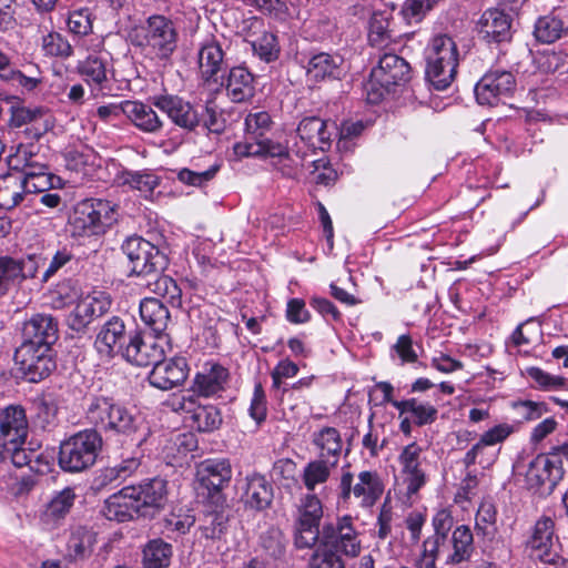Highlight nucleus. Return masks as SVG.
<instances>
[{"instance_id": "f257e3e1", "label": "nucleus", "mask_w": 568, "mask_h": 568, "mask_svg": "<svg viewBox=\"0 0 568 568\" xmlns=\"http://www.w3.org/2000/svg\"><path fill=\"white\" fill-rule=\"evenodd\" d=\"M85 418L97 430L125 438L133 436L142 424L131 408L104 395H94L87 399Z\"/></svg>"}, {"instance_id": "f03ea898", "label": "nucleus", "mask_w": 568, "mask_h": 568, "mask_svg": "<svg viewBox=\"0 0 568 568\" xmlns=\"http://www.w3.org/2000/svg\"><path fill=\"white\" fill-rule=\"evenodd\" d=\"M317 458L308 462L302 471V481L308 491L324 485L336 469L343 453V440L334 427H323L312 435Z\"/></svg>"}, {"instance_id": "7ed1b4c3", "label": "nucleus", "mask_w": 568, "mask_h": 568, "mask_svg": "<svg viewBox=\"0 0 568 568\" xmlns=\"http://www.w3.org/2000/svg\"><path fill=\"white\" fill-rule=\"evenodd\" d=\"M425 75L429 84L437 91L450 87L459 63V51L455 40L444 33L434 36L425 49Z\"/></svg>"}, {"instance_id": "20e7f679", "label": "nucleus", "mask_w": 568, "mask_h": 568, "mask_svg": "<svg viewBox=\"0 0 568 568\" xmlns=\"http://www.w3.org/2000/svg\"><path fill=\"white\" fill-rule=\"evenodd\" d=\"M384 490V480L377 471L362 470L355 476L349 466H344L336 488L337 505L346 506L355 499L359 508L371 510L379 501Z\"/></svg>"}, {"instance_id": "39448f33", "label": "nucleus", "mask_w": 568, "mask_h": 568, "mask_svg": "<svg viewBox=\"0 0 568 568\" xmlns=\"http://www.w3.org/2000/svg\"><path fill=\"white\" fill-rule=\"evenodd\" d=\"M245 140L235 143L237 156H263L278 159L288 158V149L270 140L265 135L271 131L273 121L266 111L250 112L245 118Z\"/></svg>"}, {"instance_id": "423d86ee", "label": "nucleus", "mask_w": 568, "mask_h": 568, "mask_svg": "<svg viewBox=\"0 0 568 568\" xmlns=\"http://www.w3.org/2000/svg\"><path fill=\"white\" fill-rule=\"evenodd\" d=\"M101 446L102 438L97 429L78 432L61 443L59 465L64 471H83L95 463Z\"/></svg>"}, {"instance_id": "0eeeda50", "label": "nucleus", "mask_w": 568, "mask_h": 568, "mask_svg": "<svg viewBox=\"0 0 568 568\" xmlns=\"http://www.w3.org/2000/svg\"><path fill=\"white\" fill-rule=\"evenodd\" d=\"M409 74L410 67L405 59L394 53H385L378 65L372 70L365 85L367 101L372 104L378 103L392 87L407 82Z\"/></svg>"}, {"instance_id": "6e6552de", "label": "nucleus", "mask_w": 568, "mask_h": 568, "mask_svg": "<svg viewBox=\"0 0 568 568\" xmlns=\"http://www.w3.org/2000/svg\"><path fill=\"white\" fill-rule=\"evenodd\" d=\"M115 221L114 207L111 202L90 199L80 203L71 219L73 233L90 236L104 232Z\"/></svg>"}, {"instance_id": "1a4fd4ad", "label": "nucleus", "mask_w": 568, "mask_h": 568, "mask_svg": "<svg viewBox=\"0 0 568 568\" xmlns=\"http://www.w3.org/2000/svg\"><path fill=\"white\" fill-rule=\"evenodd\" d=\"M323 517L322 501L310 491L300 499L294 520V545L298 549H308L320 538V521Z\"/></svg>"}, {"instance_id": "9d476101", "label": "nucleus", "mask_w": 568, "mask_h": 568, "mask_svg": "<svg viewBox=\"0 0 568 568\" xmlns=\"http://www.w3.org/2000/svg\"><path fill=\"white\" fill-rule=\"evenodd\" d=\"M335 129L334 124H328L317 116L303 119L296 130V133L288 140V154L294 153L298 158H305L310 151L328 150L331 146L332 132L328 129Z\"/></svg>"}, {"instance_id": "9b49d317", "label": "nucleus", "mask_w": 568, "mask_h": 568, "mask_svg": "<svg viewBox=\"0 0 568 568\" xmlns=\"http://www.w3.org/2000/svg\"><path fill=\"white\" fill-rule=\"evenodd\" d=\"M532 557L548 568H565L566 559L561 555V545L555 534V521L541 516L535 524L529 539Z\"/></svg>"}, {"instance_id": "f8f14e48", "label": "nucleus", "mask_w": 568, "mask_h": 568, "mask_svg": "<svg viewBox=\"0 0 568 568\" xmlns=\"http://www.w3.org/2000/svg\"><path fill=\"white\" fill-rule=\"evenodd\" d=\"M174 412L184 414L190 426L199 432L209 433L217 429L222 424V416L216 406L202 404L194 393H183L170 400Z\"/></svg>"}, {"instance_id": "ddd939ff", "label": "nucleus", "mask_w": 568, "mask_h": 568, "mask_svg": "<svg viewBox=\"0 0 568 568\" xmlns=\"http://www.w3.org/2000/svg\"><path fill=\"white\" fill-rule=\"evenodd\" d=\"M145 43L153 57L166 62L178 48L179 32L175 23L163 14H152L146 19Z\"/></svg>"}, {"instance_id": "4468645a", "label": "nucleus", "mask_w": 568, "mask_h": 568, "mask_svg": "<svg viewBox=\"0 0 568 568\" xmlns=\"http://www.w3.org/2000/svg\"><path fill=\"white\" fill-rule=\"evenodd\" d=\"M122 250L129 258L132 274L146 276L162 272L168 265L166 255L140 236L129 237Z\"/></svg>"}, {"instance_id": "2eb2a0df", "label": "nucleus", "mask_w": 568, "mask_h": 568, "mask_svg": "<svg viewBox=\"0 0 568 568\" xmlns=\"http://www.w3.org/2000/svg\"><path fill=\"white\" fill-rule=\"evenodd\" d=\"M14 361L23 377L31 383L44 379L55 367L51 355V347L48 346L21 344L16 349Z\"/></svg>"}, {"instance_id": "dca6fc26", "label": "nucleus", "mask_w": 568, "mask_h": 568, "mask_svg": "<svg viewBox=\"0 0 568 568\" xmlns=\"http://www.w3.org/2000/svg\"><path fill=\"white\" fill-rule=\"evenodd\" d=\"M399 477L408 498L417 495L428 477L424 468L423 448L417 443L403 447L398 455Z\"/></svg>"}, {"instance_id": "f3484780", "label": "nucleus", "mask_w": 568, "mask_h": 568, "mask_svg": "<svg viewBox=\"0 0 568 568\" xmlns=\"http://www.w3.org/2000/svg\"><path fill=\"white\" fill-rule=\"evenodd\" d=\"M516 88L511 72L500 69L489 70L475 85V97L481 105H495L509 98Z\"/></svg>"}, {"instance_id": "a211bd4d", "label": "nucleus", "mask_w": 568, "mask_h": 568, "mask_svg": "<svg viewBox=\"0 0 568 568\" xmlns=\"http://www.w3.org/2000/svg\"><path fill=\"white\" fill-rule=\"evenodd\" d=\"M152 104L171 120L180 129L192 132L201 123L197 109L183 98L173 94L153 97Z\"/></svg>"}, {"instance_id": "6ab92c4d", "label": "nucleus", "mask_w": 568, "mask_h": 568, "mask_svg": "<svg viewBox=\"0 0 568 568\" xmlns=\"http://www.w3.org/2000/svg\"><path fill=\"white\" fill-rule=\"evenodd\" d=\"M128 339L124 321L119 316H112L98 329L93 347L100 358L111 361L121 355Z\"/></svg>"}, {"instance_id": "aec40b11", "label": "nucleus", "mask_w": 568, "mask_h": 568, "mask_svg": "<svg viewBox=\"0 0 568 568\" xmlns=\"http://www.w3.org/2000/svg\"><path fill=\"white\" fill-rule=\"evenodd\" d=\"M111 306L110 295L103 291H93L82 296L68 316L72 331L82 332L95 318L105 314Z\"/></svg>"}, {"instance_id": "412c9836", "label": "nucleus", "mask_w": 568, "mask_h": 568, "mask_svg": "<svg viewBox=\"0 0 568 568\" xmlns=\"http://www.w3.org/2000/svg\"><path fill=\"white\" fill-rule=\"evenodd\" d=\"M141 516H148L164 507L166 501V481L155 477L136 486H126Z\"/></svg>"}, {"instance_id": "4be33fe9", "label": "nucleus", "mask_w": 568, "mask_h": 568, "mask_svg": "<svg viewBox=\"0 0 568 568\" xmlns=\"http://www.w3.org/2000/svg\"><path fill=\"white\" fill-rule=\"evenodd\" d=\"M189 375V366L184 357H172L156 361L149 374L150 384L161 390L181 386Z\"/></svg>"}, {"instance_id": "5701e85b", "label": "nucleus", "mask_w": 568, "mask_h": 568, "mask_svg": "<svg viewBox=\"0 0 568 568\" xmlns=\"http://www.w3.org/2000/svg\"><path fill=\"white\" fill-rule=\"evenodd\" d=\"M564 476L562 462L556 454L538 455L529 465L526 477L531 486L551 491Z\"/></svg>"}, {"instance_id": "b1692460", "label": "nucleus", "mask_w": 568, "mask_h": 568, "mask_svg": "<svg viewBox=\"0 0 568 568\" xmlns=\"http://www.w3.org/2000/svg\"><path fill=\"white\" fill-rule=\"evenodd\" d=\"M164 355L163 347L155 338H144L139 333H129V339L122 349L121 357L135 366L153 365Z\"/></svg>"}, {"instance_id": "393cba45", "label": "nucleus", "mask_w": 568, "mask_h": 568, "mask_svg": "<svg viewBox=\"0 0 568 568\" xmlns=\"http://www.w3.org/2000/svg\"><path fill=\"white\" fill-rule=\"evenodd\" d=\"M305 70L310 81L321 82L341 79L347 72V65L338 53L317 52L310 55Z\"/></svg>"}, {"instance_id": "a878e982", "label": "nucleus", "mask_w": 568, "mask_h": 568, "mask_svg": "<svg viewBox=\"0 0 568 568\" xmlns=\"http://www.w3.org/2000/svg\"><path fill=\"white\" fill-rule=\"evenodd\" d=\"M58 339V322L50 314H34L22 325V343L51 347Z\"/></svg>"}, {"instance_id": "bb28decb", "label": "nucleus", "mask_w": 568, "mask_h": 568, "mask_svg": "<svg viewBox=\"0 0 568 568\" xmlns=\"http://www.w3.org/2000/svg\"><path fill=\"white\" fill-rule=\"evenodd\" d=\"M511 17L499 9H487L477 22V30L488 43H503L511 39Z\"/></svg>"}, {"instance_id": "cd10ccee", "label": "nucleus", "mask_w": 568, "mask_h": 568, "mask_svg": "<svg viewBox=\"0 0 568 568\" xmlns=\"http://www.w3.org/2000/svg\"><path fill=\"white\" fill-rule=\"evenodd\" d=\"M197 67L203 81L217 82V75L225 67V52L215 38H209L200 43Z\"/></svg>"}, {"instance_id": "c85d7f7f", "label": "nucleus", "mask_w": 568, "mask_h": 568, "mask_svg": "<svg viewBox=\"0 0 568 568\" xmlns=\"http://www.w3.org/2000/svg\"><path fill=\"white\" fill-rule=\"evenodd\" d=\"M28 435V420L21 406L10 405L0 410V446L24 443Z\"/></svg>"}, {"instance_id": "c756f323", "label": "nucleus", "mask_w": 568, "mask_h": 568, "mask_svg": "<svg viewBox=\"0 0 568 568\" xmlns=\"http://www.w3.org/2000/svg\"><path fill=\"white\" fill-rule=\"evenodd\" d=\"M325 544L346 558L359 556L362 545L351 516L337 520L331 540Z\"/></svg>"}, {"instance_id": "7c9ffc66", "label": "nucleus", "mask_w": 568, "mask_h": 568, "mask_svg": "<svg viewBox=\"0 0 568 568\" xmlns=\"http://www.w3.org/2000/svg\"><path fill=\"white\" fill-rule=\"evenodd\" d=\"M197 481L209 491H219L232 478V467L227 459H206L197 466Z\"/></svg>"}, {"instance_id": "2f4dec72", "label": "nucleus", "mask_w": 568, "mask_h": 568, "mask_svg": "<svg viewBox=\"0 0 568 568\" xmlns=\"http://www.w3.org/2000/svg\"><path fill=\"white\" fill-rule=\"evenodd\" d=\"M229 379L227 369L215 363H207L193 382V393L209 397L223 390Z\"/></svg>"}, {"instance_id": "473e14b6", "label": "nucleus", "mask_w": 568, "mask_h": 568, "mask_svg": "<svg viewBox=\"0 0 568 568\" xmlns=\"http://www.w3.org/2000/svg\"><path fill=\"white\" fill-rule=\"evenodd\" d=\"M101 513L108 520H115L118 523H125L141 515L139 506L134 504L126 487L110 496L104 501Z\"/></svg>"}, {"instance_id": "72a5a7b5", "label": "nucleus", "mask_w": 568, "mask_h": 568, "mask_svg": "<svg viewBox=\"0 0 568 568\" xmlns=\"http://www.w3.org/2000/svg\"><path fill=\"white\" fill-rule=\"evenodd\" d=\"M126 119L143 133L158 134L164 126V122L153 108L141 101H129Z\"/></svg>"}, {"instance_id": "f704fd0d", "label": "nucleus", "mask_w": 568, "mask_h": 568, "mask_svg": "<svg viewBox=\"0 0 568 568\" xmlns=\"http://www.w3.org/2000/svg\"><path fill=\"white\" fill-rule=\"evenodd\" d=\"M243 499L250 508L262 510L267 508L273 499V488L266 478L260 474L246 477Z\"/></svg>"}, {"instance_id": "c9c22d12", "label": "nucleus", "mask_w": 568, "mask_h": 568, "mask_svg": "<svg viewBox=\"0 0 568 568\" xmlns=\"http://www.w3.org/2000/svg\"><path fill=\"white\" fill-rule=\"evenodd\" d=\"M140 316L144 324L159 336L166 329L170 322L169 310L158 297H145L141 301Z\"/></svg>"}, {"instance_id": "e433bc0d", "label": "nucleus", "mask_w": 568, "mask_h": 568, "mask_svg": "<svg viewBox=\"0 0 568 568\" xmlns=\"http://www.w3.org/2000/svg\"><path fill=\"white\" fill-rule=\"evenodd\" d=\"M226 91L235 103L251 99L254 95L252 73L245 67L232 68L227 75Z\"/></svg>"}, {"instance_id": "4c0bfd02", "label": "nucleus", "mask_w": 568, "mask_h": 568, "mask_svg": "<svg viewBox=\"0 0 568 568\" xmlns=\"http://www.w3.org/2000/svg\"><path fill=\"white\" fill-rule=\"evenodd\" d=\"M453 552L448 555L446 564L458 565L468 561L475 550L474 536L470 528L460 525L455 528L452 535Z\"/></svg>"}, {"instance_id": "58836bf2", "label": "nucleus", "mask_w": 568, "mask_h": 568, "mask_svg": "<svg viewBox=\"0 0 568 568\" xmlns=\"http://www.w3.org/2000/svg\"><path fill=\"white\" fill-rule=\"evenodd\" d=\"M77 69L89 85L99 90L104 89V84L108 82L106 61L104 59L90 54L79 62Z\"/></svg>"}, {"instance_id": "ea45409f", "label": "nucleus", "mask_w": 568, "mask_h": 568, "mask_svg": "<svg viewBox=\"0 0 568 568\" xmlns=\"http://www.w3.org/2000/svg\"><path fill=\"white\" fill-rule=\"evenodd\" d=\"M173 556L172 545L163 539L150 540L143 548L144 568H168Z\"/></svg>"}, {"instance_id": "a19ab883", "label": "nucleus", "mask_w": 568, "mask_h": 568, "mask_svg": "<svg viewBox=\"0 0 568 568\" xmlns=\"http://www.w3.org/2000/svg\"><path fill=\"white\" fill-rule=\"evenodd\" d=\"M23 182L20 173L10 172L0 178V207L11 210L16 207L24 195Z\"/></svg>"}, {"instance_id": "79ce46f5", "label": "nucleus", "mask_w": 568, "mask_h": 568, "mask_svg": "<svg viewBox=\"0 0 568 568\" xmlns=\"http://www.w3.org/2000/svg\"><path fill=\"white\" fill-rule=\"evenodd\" d=\"M525 374L532 382L531 386L541 392L562 390L568 385L566 377L550 374L537 366L527 367Z\"/></svg>"}, {"instance_id": "37998d69", "label": "nucleus", "mask_w": 568, "mask_h": 568, "mask_svg": "<svg viewBox=\"0 0 568 568\" xmlns=\"http://www.w3.org/2000/svg\"><path fill=\"white\" fill-rule=\"evenodd\" d=\"M149 287L163 304L166 303L172 307L182 305V290L172 277L168 275L160 276L154 282L149 283Z\"/></svg>"}, {"instance_id": "c03bdc74", "label": "nucleus", "mask_w": 568, "mask_h": 568, "mask_svg": "<svg viewBox=\"0 0 568 568\" xmlns=\"http://www.w3.org/2000/svg\"><path fill=\"white\" fill-rule=\"evenodd\" d=\"M567 31L561 19L554 16L539 18L535 23L534 34L542 43H554Z\"/></svg>"}, {"instance_id": "a18cd8bd", "label": "nucleus", "mask_w": 568, "mask_h": 568, "mask_svg": "<svg viewBox=\"0 0 568 568\" xmlns=\"http://www.w3.org/2000/svg\"><path fill=\"white\" fill-rule=\"evenodd\" d=\"M438 2L439 0H405L399 14L407 26L418 24Z\"/></svg>"}, {"instance_id": "49530a36", "label": "nucleus", "mask_w": 568, "mask_h": 568, "mask_svg": "<svg viewBox=\"0 0 568 568\" xmlns=\"http://www.w3.org/2000/svg\"><path fill=\"white\" fill-rule=\"evenodd\" d=\"M41 49L47 57L68 59L73 54V48L61 33L51 31L42 37Z\"/></svg>"}, {"instance_id": "de8ad7c7", "label": "nucleus", "mask_w": 568, "mask_h": 568, "mask_svg": "<svg viewBox=\"0 0 568 568\" xmlns=\"http://www.w3.org/2000/svg\"><path fill=\"white\" fill-rule=\"evenodd\" d=\"M123 183L138 190L145 199H150L159 186L160 179L151 172H128L124 174Z\"/></svg>"}, {"instance_id": "09e8293b", "label": "nucleus", "mask_w": 568, "mask_h": 568, "mask_svg": "<svg viewBox=\"0 0 568 568\" xmlns=\"http://www.w3.org/2000/svg\"><path fill=\"white\" fill-rule=\"evenodd\" d=\"M24 193H42L53 186V176L44 165L37 166V172L20 173Z\"/></svg>"}, {"instance_id": "8fccbe9b", "label": "nucleus", "mask_w": 568, "mask_h": 568, "mask_svg": "<svg viewBox=\"0 0 568 568\" xmlns=\"http://www.w3.org/2000/svg\"><path fill=\"white\" fill-rule=\"evenodd\" d=\"M93 536L84 530H77L68 540V556L73 561L88 558L92 552Z\"/></svg>"}, {"instance_id": "3c124183", "label": "nucleus", "mask_w": 568, "mask_h": 568, "mask_svg": "<svg viewBox=\"0 0 568 568\" xmlns=\"http://www.w3.org/2000/svg\"><path fill=\"white\" fill-rule=\"evenodd\" d=\"M310 568H346L342 556L326 544L320 545L310 558Z\"/></svg>"}, {"instance_id": "603ef678", "label": "nucleus", "mask_w": 568, "mask_h": 568, "mask_svg": "<svg viewBox=\"0 0 568 568\" xmlns=\"http://www.w3.org/2000/svg\"><path fill=\"white\" fill-rule=\"evenodd\" d=\"M75 494L71 488H64L58 493L48 504L45 517L58 520L64 517L74 503Z\"/></svg>"}, {"instance_id": "864d4df0", "label": "nucleus", "mask_w": 568, "mask_h": 568, "mask_svg": "<svg viewBox=\"0 0 568 568\" xmlns=\"http://www.w3.org/2000/svg\"><path fill=\"white\" fill-rule=\"evenodd\" d=\"M3 81L18 85L23 91L30 92L33 91L42 80L39 68L36 64H30L28 67V73L12 68L8 73V78H4Z\"/></svg>"}, {"instance_id": "5fc2aeb1", "label": "nucleus", "mask_w": 568, "mask_h": 568, "mask_svg": "<svg viewBox=\"0 0 568 568\" xmlns=\"http://www.w3.org/2000/svg\"><path fill=\"white\" fill-rule=\"evenodd\" d=\"M389 19L385 12H374L369 19L368 40L373 45H383L390 39Z\"/></svg>"}, {"instance_id": "6e6d98bb", "label": "nucleus", "mask_w": 568, "mask_h": 568, "mask_svg": "<svg viewBox=\"0 0 568 568\" xmlns=\"http://www.w3.org/2000/svg\"><path fill=\"white\" fill-rule=\"evenodd\" d=\"M513 410L523 422H531L539 419L544 414L548 413V406L544 402L534 400H514L510 404Z\"/></svg>"}, {"instance_id": "4d7b16f0", "label": "nucleus", "mask_w": 568, "mask_h": 568, "mask_svg": "<svg viewBox=\"0 0 568 568\" xmlns=\"http://www.w3.org/2000/svg\"><path fill=\"white\" fill-rule=\"evenodd\" d=\"M21 275L19 266L12 257H0V298L17 286V278Z\"/></svg>"}, {"instance_id": "13d9d810", "label": "nucleus", "mask_w": 568, "mask_h": 568, "mask_svg": "<svg viewBox=\"0 0 568 568\" xmlns=\"http://www.w3.org/2000/svg\"><path fill=\"white\" fill-rule=\"evenodd\" d=\"M227 516L223 511H211L204 515L201 531L207 539H216L226 529Z\"/></svg>"}, {"instance_id": "bf43d9fd", "label": "nucleus", "mask_w": 568, "mask_h": 568, "mask_svg": "<svg viewBox=\"0 0 568 568\" xmlns=\"http://www.w3.org/2000/svg\"><path fill=\"white\" fill-rule=\"evenodd\" d=\"M253 50L262 60L271 62L277 59L280 48L277 37L271 32H264L253 43Z\"/></svg>"}, {"instance_id": "052dcab7", "label": "nucleus", "mask_w": 568, "mask_h": 568, "mask_svg": "<svg viewBox=\"0 0 568 568\" xmlns=\"http://www.w3.org/2000/svg\"><path fill=\"white\" fill-rule=\"evenodd\" d=\"M67 26L77 36H87L92 31L91 12L88 8L73 10L69 13Z\"/></svg>"}, {"instance_id": "680f3d73", "label": "nucleus", "mask_w": 568, "mask_h": 568, "mask_svg": "<svg viewBox=\"0 0 568 568\" xmlns=\"http://www.w3.org/2000/svg\"><path fill=\"white\" fill-rule=\"evenodd\" d=\"M263 549L273 558H278L285 552L286 539L277 528H271L261 536Z\"/></svg>"}, {"instance_id": "e2e57ef3", "label": "nucleus", "mask_w": 568, "mask_h": 568, "mask_svg": "<svg viewBox=\"0 0 568 568\" xmlns=\"http://www.w3.org/2000/svg\"><path fill=\"white\" fill-rule=\"evenodd\" d=\"M496 518L495 505L491 501L485 500L477 510L475 527L484 535L490 534L495 529Z\"/></svg>"}, {"instance_id": "0e129e2a", "label": "nucleus", "mask_w": 568, "mask_h": 568, "mask_svg": "<svg viewBox=\"0 0 568 568\" xmlns=\"http://www.w3.org/2000/svg\"><path fill=\"white\" fill-rule=\"evenodd\" d=\"M446 539L438 536H429L423 542L422 557L418 562V568H436L435 562L439 554V549L445 545Z\"/></svg>"}, {"instance_id": "69168bd1", "label": "nucleus", "mask_w": 568, "mask_h": 568, "mask_svg": "<svg viewBox=\"0 0 568 568\" xmlns=\"http://www.w3.org/2000/svg\"><path fill=\"white\" fill-rule=\"evenodd\" d=\"M410 415L415 425L425 426L433 424L437 419L438 409L429 402L414 398Z\"/></svg>"}, {"instance_id": "338daca9", "label": "nucleus", "mask_w": 568, "mask_h": 568, "mask_svg": "<svg viewBox=\"0 0 568 568\" xmlns=\"http://www.w3.org/2000/svg\"><path fill=\"white\" fill-rule=\"evenodd\" d=\"M248 414L257 425L263 423L267 414L266 395L261 383L255 384Z\"/></svg>"}, {"instance_id": "774afa93", "label": "nucleus", "mask_w": 568, "mask_h": 568, "mask_svg": "<svg viewBox=\"0 0 568 568\" xmlns=\"http://www.w3.org/2000/svg\"><path fill=\"white\" fill-rule=\"evenodd\" d=\"M250 3L275 20L283 21L288 16V7L283 0H250Z\"/></svg>"}]
</instances>
